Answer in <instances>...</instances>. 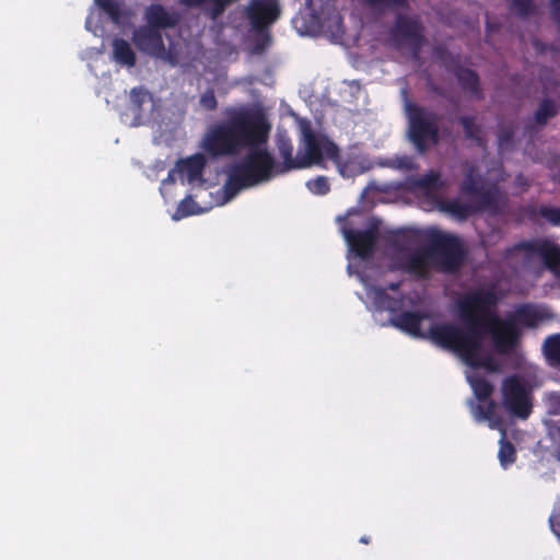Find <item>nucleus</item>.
Here are the masks:
<instances>
[{"instance_id":"obj_2","label":"nucleus","mask_w":560,"mask_h":560,"mask_svg":"<svg viewBox=\"0 0 560 560\" xmlns=\"http://www.w3.org/2000/svg\"><path fill=\"white\" fill-rule=\"evenodd\" d=\"M269 132L270 125L262 114L237 109L207 129L200 148L212 159L236 156L248 145L267 142Z\"/></svg>"},{"instance_id":"obj_5","label":"nucleus","mask_w":560,"mask_h":560,"mask_svg":"<svg viewBox=\"0 0 560 560\" xmlns=\"http://www.w3.org/2000/svg\"><path fill=\"white\" fill-rule=\"evenodd\" d=\"M301 143L302 145L294 156L291 140L288 138L279 139L278 152L282 163H277V170L280 175L292 170L322 165L320 149H326L329 154L336 152V143L327 136L316 133L307 124L302 127Z\"/></svg>"},{"instance_id":"obj_1","label":"nucleus","mask_w":560,"mask_h":560,"mask_svg":"<svg viewBox=\"0 0 560 560\" xmlns=\"http://www.w3.org/2000/svg\"><path fill=\"white\" fill-rule=\"evenodd\" d=\"M500 296L492 288H479L465 293L456 306L464 325L440 323L431 325L429 335L436 346L456 353L467 365L497 372L498 364L491 354L482 353L485 330L481 325L488 319L499 322L494 308Z\"/></svg>"},{"instance_id":"obj_27","label":"nucleus","mask_w":560,"mask_h":560,"mask_svg":"<svg viewBox=\"0 0 560 560\" xmlns=\"http://www.w3.org/2000/svg\"><path fill=\"white\" fill-rule=\"evenodd\" d=\"M459 122L463 127L466 139L472 140L480 148L486 147V139L482 136L481 127L476 124L475 116H462L459 118Z\"/></svg>"},{"instance_id":"obj_30","label":"nucleus","mask_w":560,"mask_h":560,"mask_svg":"<svg viewBox=\"0 0 560 560\" xmlns=\"http://www.w3.org/2000/svg\"><path fill=\"white\" fill-rule=\"evenodd\" d=\"M468 382L479 401L488 400L493 393L492 384L481 375L468 376Z\"/></svg>"},{"instance_id":"obj_23","label":"nucleus","mask_w":560,"mask_h":560,"mask_svg":"<svg viewBox=\"0 0 560 560\" xmlns=\"http://www.w3.org/2000/svg\"><path fill=\"white\" fill-rule=\"evenodd\" d=\"M481 186V176L478 168L468 162L464 163V179L459 189L464 195L471 196Z\"/></svg>"},{"instance_id":"obj_33","label":"nucleus","mask_w":560,"mask_h":560,"mask_svg":"<svg viewBox=\"0 0 560 560\" xmlns=\"http://www.w3.org/2000/svg\"><path fill=\"white\" fill-rule=\"evenodd\" d=\"M386 289H378L375 292V304L385 311H388L392 314L399 313L398 311L401 307L402 300L401 299H395L386 293Z\"/></svg>"},{"instance_id":"obj_28","label":"nucleus","mask_w":560,"mask_h":560,"mask_svg":"<svg viewBox=\"0 0 560 560\" xmlns=\"http://www.w3.org/2000/svg\"><path fill=\"white\" fill-rule=\"evenodd\" d=\"M440 209L444 212H448L454 217L465 220L474 214V206L462 202L459 199L442 200L440 202Z\"/></svg>"},{"instance_id":"obj_10","label":"nucleus","mask_w":560,"mask_h":560,"mask_svg":"<svg viewBox=\"0 0 560 560\" xmlns=\"http://www.w3.org/2000/svg\"><path fill=\"white\" fill-rule=\"evenodd\" d=\"M245 13L253 31L261 35L266 42H270L268 27L279 19V5L272 0H250Z\"/></svg>"},{"instance_id":"obj_43","label":"nucleus","mask_w":560,"mask_h":560,"mask_svg":"<svg viewBox=\"0 0 560 560\" xmlns=\"http://www.w3.org/2000/svg\"><path fill=\"white\" fill-rule=\"evenodd\" d=\"M550 15L560 31V0H550Z\"/></svg>"},{"instance_id":"obj_3","label":"nucleus","mask_w":560,"mask_h":560,"mask_svg":"<svg viewBox=\"0 0 560 560\" xmlns=\"http://www.w3.org/2000/svg\"><path fill=\"white\" fill-rule=\"evenodd\" d=\"M464 257L465 249L457 236L438 233L431 236L427 247L407 257L405 269L420 279L429 278L431 267L442 272L455 273Z\"/></svg>"},{"instance_id":"obj_17","label":"nucleus","mask_w":560,"mask_h":560,"mask_svg":"<svg viewBox=\"0 0 560 560\" xmlns=\"http://www.w3.org/2000/svg\"><path fill=\"white\" fill-rule=\"evenodd\" d=\"M451 73L455 75L462 90L470 93L477 100H483L485 95L480 84L479 74L469 68H465L462 63L455 68Z\"/></svg>"},{"instance_id":"obj_31","label":"nucleus","mask_w":560,"mask_h":560,"mask_svg":"<svg viewBox=\"0 0 560 560\" xmlns=\"http://www.w3.org/2000/svg\"><path fill=\"white\" fill-rule=\"evenodd\" d=\"M500 448L498 457L503 468H508L516 460V450L512 442L505 439V429L501 430Z\"/></svg>"},{"instance_id":"obj_44","label":"nucleus","mask_w":560,"mask_h":560,"mask_svg":"<svg viewBox=\"0 0 560 560\" xmlns=\"http://www.w3.org/2000/svg\"><path fill=\"white\" fill-rule=\"evenodd\" d=\"M400 288V282H390L387 284L386 289L392 291H397Z\"/></svg>"},{"instance_id":"obj_35","label":"nucleus","mask_w":560,"mask_h":560,"mask_svg":"<svg viewBox=\"0 0 560 560\" xmlns=\"http://www.w3.org/2000/svg\"><path fill=\"white\" fill-rule=\"evenodd\" d=\"M368 7L378 10V11H386V10H406L409 8V0H360Z\"/></svg>"},{"instance_id":"obj_34","label":"nucleus","mask_w":560,"mask_h":560,"mask_svg":"<svg viewBox=\"0 0 560 560\" xmlns=\"http://www.w3.org/2000/svg\"><path fill=\"white\" fill-rule=\"evenodd\" d=\"M320 156H322V165H318L319 167H326L324 163V158H327L331 160L335 165L338 168L339 174L342 177H350L352 175V170L350 167V163L346 162L340 156L339 148L336 145V152L332 154H329L326 149H320Z\"/></svg>"},{"instance_id":"obj_20","label":"nucleus","mask_w":560,"mask_h":560,"mask_svg":"<svg viewBox=\"0 0 560 560\" xmlns=\"http://www.w3.org/2000/svg\"><path fill=\"white\" fill-rule=\"evenodd\" d=\"M545 318V315L530 304H524L518 306L514 315L509 319H513L515 325L521 324L526 327H536L539 322Z\"/></svg>"},{"instance_id":"obj_41","label":"nucleus","mask_w":560,"mask_h":560,"mask_svg":"<svg viewBox=\"0 0 560 560\" xmlns=\"http://www.w3.org/2000/svg\"><path fill=\"white\" fill-rule=\"evenodd\" d=\"M440 183V174L436 172H429L424 174L418 182V185L422 188H438Z\"/></svg>"},{"instance_id":"obj_16","label":"nucleus","mask_w":560,"mask_h":560,"mask_svg":"<svg viewBox=\"0 0 560 560\" xmlns=\"http://www.w3.org/2000/svg\"><path fill=\"white\" fill-rule=\"evenodd\" d=\"M145 25L158 31L173 28L179 23V15L175 11H168L161 3H151L144 10Z\"/></svg>"},{"instance_id":"obj_24","label":"nucleus","mask_w":560,"mask_h":560,"mask_svg":"<svg viewBox=\"0 0 560 560\" xmlns=\"http://www.w3.org/2000/svg\"><path fill=\"white\" fill-rule=\"evenodd\" d=\"M114 59L124 66L133 67L137 58L130 44L124 38H115L113 42Z\"/></svg>"},{"instance_id":"obj_22","label":"nucleus","mask_w":560,"mask_h":560,"mask_svg":"<svg viewBox=\"0 0 560 560\" xmlns=\"http://www.w3.org/2000/svg\"><path fill=\"white\" fill-rule=\"evenodd\" d=\"M516 125L514 121L499 122L497 131L498 151L500 153L510 152L514 149V136Z\"/></svg>"},{"instance_id":"obj_32","label":"nucleus","mask_w":560,"mask_h":560,"mask_svg":"<svg viewBox=\"0 0 560 560\" xmlns=\"http://www.w3.org/2000/svg\"><path fill=\"white\" fill-rule=\"evenodd\" d=\"M542 348L548 362L551 365H560V334L548 336Z\"/></svg>"},{"instance_id":"obj_39","label":"nucleus","mask_w":560,"mask_h":560,"mask_svg":"<svg viewBox=\"0 0 560 560\" xmlns=\"http://www.w3.org/2000/svg\"><path fill=\"white\" fill-rule=\"evenodd\" d=\"M511 8L521 18H527L535 11L533 0H511Z\"/></svg>"},{"instance_id":"obj_4","label":"nucleus","mask_w":560,"mask_h":560,"mask_svg":"<svg viewBox=\"0 0 560 560\" xmlns=\"http://www.w3.org/2000/svg\"><path fill=\"white\" fill-rule=\"evenodd\" d=\"M267 142L248 145L244 158L230 170L223 185L224 199H233L240 191L267 183L280 175L277 162L266 148Z\"/></svg>"},{"instance_id":"obj_38","label":"nucleus","mask_w":560,"mask_h":560,"mask_svg":"<svg viewBox=\"0 0 560 560\" xmlns=\"http://www.w3.org/2000/svg\"><path fill=\"white\" fill-rule=\"evenodd\" d=\"M96 4L117 22L121 16L120 4L116 0H95Z\"/></svg>"},{"instance_id":"obj_36","label":"nucleus","mask_w":560,"mask_h":560,"mask_svg":"<svg viewBox=\"0 0 560 560\" xmlns=\"http://www.w3.org/2000/svg\"><path fill=\"white\" fill-rule=\"evenodd\" d=\"M305 185L313 195L325 196L330 191L329 180L324 175L307 180Z\"/></svg>"},{"instance_id":"obj_29","label":"nucleus","mask_w":560,"mask_h":560,"mask_svg":"<svg viewBox=\"0 0 560 560\" xmlns=\"http://www.w3.org/2000/svg\"><path fill=\"white\" fill-rule=\"evenodd\" d=\"M487 405L483 406L479 404L477 406V413L478 417L482 420H487L489 422V427L491 429H498L503 430V420L502 418L495 412L497 404L492 399L486 400Z\"/></svg>"},{"instance_id":"obj_9","label":"nucleus","mask_w":560,"mask_h":560,"mask_svg":"<svg viewBox=\"0 0 560 560\" xmlns=\"http://www.w3.org/2000/svg\"><path fill=\"white\" fill-rule=\"evenodd\" d=\"M502 404L505 410L520 419H527L532 413L530 388L518 374L506 376L501 385Z\"/></svg>"},{"instance_id":"obj_21","label":"nucleus","mask_w":560,"mask_h":560,"mask_svg":"<svg viewBox=\"0 0 560 560\" xmlns=\"http://www.w3.org/2000/svg\"><path fill=\"white\" fill-rule=\"evenodd\" d=\"M180 4L187 8H200L207 5L211 19L221 16L226 8L237 0H178Z\"/></svg>"},{"instance_id":"obj_19","label":"nucleus","mask_w":560,"mask_h":560,"mask_svg":"<svg viewBox=\"0 0 560 560\" xmlns=\"http://www.w3.org/2000/svg\"><path fill=\"white\" fill-rule=\"evenodd\" d=\"M471 197H476L477 201L474 206V213L482 212V211H492L495 212L499 209V191L495 187L485 189L480 186L477 189V192H474Z\"/></svg>"},{"instance_id":"obj_37","label":"nucleus","mask_w":560,"mask_h":560,"mask_svg":"<svg viewBox=\"0 0 560 560\" xmlns=\"http://www.w3.org/2000/svg\"><path fill=\"white\" fill-rule=\"evenodd\" d=\"M537 213L551 225L560 226V207L540 206Z\"/></svg>"},{"instance_id":"obj_7","label":"nucleus","mask_w":560,"mask_h":560,"mask_svg":"<svg viewBox=\"0 0 560 560\" xmlns=\"http://www.w3.org/2000/svg\"><path fill=\"white\" fill-rule=\"evenodd\" d=\"M394 48H407L413 60L420 58L425 44L424 26L417 15L398 13L388 32Z\"/></svg>"},{"instance_id":"obj_8","label":"nucleus","mask_w":560,"mask_h":560,"mask_svg":"<svg viewBox=\"0 0 560 560\" xmlns=\"http://www.w3.org/2000/svg\"><path fill=\"white\" fill-rule=\"evenodd\" d=\"M515 252H523L526 259L540 258L546 269L555 276H560V245L547 237L521 241L504 252L510 257Z\"/></svg>"},{"instance_id":"obj_26","label":"nucleus","mask_w":560,"mask_h":560,"mask_svg":"<svg viewBox=\"0 0 560 560\" xmlns=\"http://www.w3.org/2000/svg\"><path fill=\"white\" fill-rule=\"evenodd\" d=\"M433 58L439 61L448 72L457 68L462 60L458 54H453L444 44H438L432 49Z\"/></svg>"},{"instance_id":"obj_6","label":"nucleus","mask_w":560,"mask_h":560,"mask_svg":"<svg viewBox=\"0 0 560 560\" xmlns=\"http://www.w3.org/2000/svg\"><path fill=\"white\" fill-rule=\"evenodd\" d=\"M405 109L408 119V138L418 152L424 153L440 141L439 115L411 102L406 103Z\"/></svg>"},{"instance_id":"obj_11","label":"nucleus","mask_w":560,"mask_h":560,"mask_svg":"<svg viewBox=\"0 0 560 560\" xmlns=\"http://www.w3.org/2000/svg\"><path fill=\"white\" fill-rule=\"evenodd\" d=\"M341 233L350 248V250L359 258L370 259L374 252L378 240V228L376 224L370 225L366 230H354L347 223L341 225Z\"/></svg>"},{"instance_id":"obj_25","label":"nucleus","mask_w":560,"mask_h":560,"mask_svg":"<svg viewBox=\"0 0 560 560\" xmlns=\"http://www.w3.org/2000/svg\"><path fill=\"white\" fill-rule=\"evenodd\" d=\"M560 106L558 103L549 97L544 98L534 113V121L537 126L544 127L548 120L556 117L559 113Z\"/></svg>"},{"instance_id":"obj_14","label":"nucleus","mask_w":560,"mask_h":560,"mask_svg":"<svg viewBox=\"0 0 560 560\" xmlns=\"http://www.w3.org/2000/svg\"><path fill=\"white\" fill-rule=\"evenodd\" d=\"M429 318H430V314L428 312L405 311V312H399V313L393 315L390 318V324L394 327L409 334L412 337H417V338L428 337L432 341L429 332L424 334L421 330L422 322L424 319H429Z\"/></svg>"},{"instance_id":"obj_42","label":"nucleus","mask_w":560,"mask_h":560,"mask_svg":"<svg viewBox=\"0 0 560 560\" xmlns=\"http://www.w3.org/2000/svg\"><path fill=\"white\" fill-rule=\"evenodd\" d=\"M195 202L190 197L185 198L180 201L177 207L178 218L188 217L195 213L194 210Z\"/></svg>"},{"instance_id":"obj_40","label":"nucleus","mask_w":560,"mask_h":560,"mask_svg":"<svg viewBox=\"0 0 560 560\" xmlns=\"http://www.w3.org/2000/svg\"><path fill=\"white\" fill-rule=\"evenodd\" d=\"M199 104L207 112H213L218 108V100L213 89H208L200 95Z\"/></svg>"},{"instance_id":"obj_15","label":"nucleus","mask_w":560,"mask_h":560,"mask_svg":"<svg viewBox=\"0 0 560 560\" xmlns=\"http://www.w3.org/2000/svg\"><path fill=\"white\" fill-rule=\"evenodd\" d=\"M207 165V159L202 153H195L186 159H180L176 162L174 170L170 172L172 176L173 172L179 175V178L188 184L195 182H202V174Z\"/></svg>"},{"instance_id":"obj_12","label":"nucleus","mask_w":560,"mask_h":560,"mask_svg":"<svg viewBox=\"0 0 560 560\" xmlns=\"http://www.w3.org/2000/svg\"><path fill=\"white\" fill-rule=\"evenodd\" d=\"M481 329L485 330V335L490 332L494 343L495 350L501 354H508L516 345L520 337L517 325L513 319L499 322L488 319L481 325Z\"/></svg>"},{"instance_id":"obj_18","label":"nucleus","mask_w":560,"mask_h":560,"mask_svg":"<svg viewBox=\"0 0 560 560\" xmlns=\"http://www.w3.org/2000/svg\"><path fill=\"white\" fill-rule=\"evenodd\" d=\"M152 94L143 86H136L130 90L127 113L132 116L133 125L141 124L143 116V104L152 103Z\"/></svg>"},{"instance_id":"obj_13","label":"nucleus","mask_w":560,"mask_h":560,"mask_svg":"<svg viewBox=\"0 0 560 560\" xmlns=\"http://www.w3.org/2000/svg\"><path fill=\"white\" fill-rule=\"evenodd\" d=\"M132 42L141 52L151 57L165 60L170 56L162 33L147 25L133 31Z\"/></svg>"},{"instance_id":"obj_45","label":"nucleus","mask_w":560,"mask_h":560,"mask_svg":"<svg viewBox=\"0 0 560 560\" xmlns=\"http://www.w3.org/2000/svg\"><path fill=\"white\" fill-rule=\"evenodd\" d=\"M360 542L368 545V544L370 542V537H368V536H362V537L360 538Z\"/></svg>"}]
</instances>
